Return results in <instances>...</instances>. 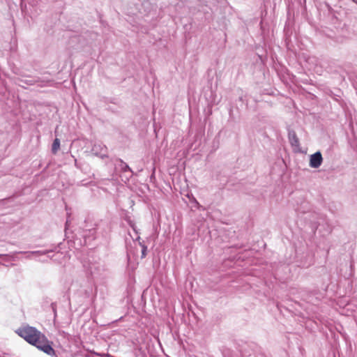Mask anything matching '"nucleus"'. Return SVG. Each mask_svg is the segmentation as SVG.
I'll list each match as a JSON object with an SVG mask.
<instances>
[{"label": "nucleus", "instance_id": "f257e3e1", "mask_svg": "<svg viewBox=\"0 0 357 357\" xmlns=\"http://www.w3.org/2000/svg\"><path fill=\"white\" fill-rule=\"evenodd\" d=\"M17 333L20 337L32 345L43 335L36 328L29 326L18 329Z\"/></svg>", "mask_w": 357, "mask_h": 357}, {"label": "nucleus", "instance_id": "f03ea898", "mask_svg": "<svg viewBox=\"0 0 357 357\" xmlns=\"http://www.w3.org/2000/svg\"><path fill=\"white\" fill-rule=\"evenodd\" d=\"M33 345L50 356H53L54 354V349L50 344L49 341L44 335L40 336Z\"/></svg>", "mask_w": 357, "mask_h": 357}, {"label": "nucleus", "instance_id": "7ed1b4c3", "mask_svg": "<svg viewBox=\"0 0 357 357\" xmlns=\"http://www.w3.org/2000/svg\"><path fill=\"white\" fill-rule=\"evenodd\" d=\"M322 162L323 158L321 153L317 151L310 155L309 165L312 168H318L321 165Z\"/></svg>", "mask_w": 357, "mask_h": 357}, {"label": "nucleus", "instance_id": "20e7f679", "mask_svg": "<svg viewBox=\"0 0 357 357\" xmlns=\"http://www.w3.org/2000/svg\"><path fill=\"white\" fill-rule=\"evenodd\" d=\"M60 148V140L56 138L52 144V151L54 153H56Z\"/></svg>", "mask_w": 357, "mask_h": 357}, {"label": "nucleus", "instance_id": "39448f33", "mask_svg": "<svg viewBox=\"0 0 357 357\" xmlns=\"http://www.w3.org/2000/svg\"><path fill=\"white\" fill-rule=\"evenodd\" d=\"M50 252V251H47V250H45V251H36V252H34L33 253L34 254H41V255H46V254H48Z\"/></svg>", "mask_w": 357, "mask_h": 357}, {"label": "nucleus", "instance_id": "423d86ee", "mask_svg": "<svg viewBox=\"0 0 357 357\" xmlns=\"http://www.w3.org/2000/svg\"><path fill=\"white\" fill-rule=\"evenodd\" d=\"M146 247L143 246V249H142V257H144L146 256Z\"/></svg>", "mask_w": 357, "mask_h": 357}, {"label": "nucleus", "instance_id": "0eeeda50", "mask_svg": "<svg viewBox=\"0 0 357 357\" xmlns=\"http://www.w3.org/2000/svg\"><path fill=\"white\" fill-rule=\"evenodd\" d=\"M291 144H298V139L296 138V137H295V136L293 137V139H292V141H291Z\"/></svg>", "mask_w": 357, "mask_h": 357}]
</instances>
